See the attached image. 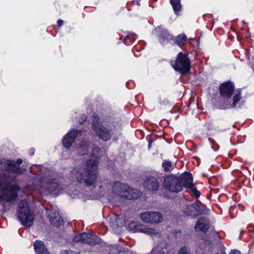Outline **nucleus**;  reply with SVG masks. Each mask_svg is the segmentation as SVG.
Instances as JSON below:
<instances>
[{
  "instance_id": "nucleus-2",
  "label": "nucleus",
  "mask_w": 254,
  "mask_h": 254,
  "mask_svg": "<svg viewBox=\"0 0 254 254\" xmlns=\"http://www.w3.org/2000/svg\"><path fill=\"white\" fill-rule=\"evenodd\" d=\"M34 183L36 184L33 186H27L25 191L38 190L40 192L47 191L49 193L57 194L64 189V186L60 185L58 181L50 177H37Z\"/></svg>"
},
{
  "instance_id": "nucleus-27",
  "label": "nucleus",
  "mask_w": 254,
  "mask_h": 254,
  "mask_svg": "<svg viewBox=\"0 0 254 254\" xmlns=\"http://www.w3.org/2000/svg\"><path fill=\"white\" fill-rule=\"evenodd\" d=\"M187 40V37L183 34L178 35L175 39V43L179 46H181L185 44Z\"/></svg>"
},
{
  "instance_id": "nucleus-19",
  "label": "nucleus",
  "mask_w": 254,
  "mask_h": 254,
  "mask_svg": "<svg viewBox=\"0 0 254 254\" xmlns=\"http://www.w3.org/2000/svg\"><path fill=\"white\" fill-rule=\"evenodd\" d=\"M99 241V238L96 235L90 233H83L82 243L94 245L98 243Z\"/></svg>"
},
{
  "instance_id": "nucleus-32",
  "label": "nucleus",
  "mask_w": 254,
  "mask_h": 254,
  "mask_svg": "<svg viewBox=\"0 0 254 254\" xmlns=\"http://www.w3.org/2000/svg\"><path fill=\"white\" fill-rule=\"evenodd\" d=\"M100 149L97 147H94L92 150L91 155L97 158L98 154H99Z\"/></svg>"
},
{
  "instance_id": "nucleus-20",
  "label": "nucleus",
  "mask_w": 254,
  "mask_h": 254,
  "mask_svg": "<svg viewBox=\"0 0 254 254\" xmlns=\"http://www.w3.org/2000/svg\"><path fill=\"white\" fill-rule=\"evenodd\" d=\"M127 185L122 184L120 182H116L112 187L113 193L115 196H119L121 198V194L123 193L124 190L127 192Z\"/></svg>"
},
{
  "instance_id": "nucleus-12",
  "label": "nucleus",
  "mask_w": 254,
  "mask_h": 254,
  "mask_svg": "<svg viewBox=\"0 0 254 254\" xmlns=\"http://www.w3.org/2000/svg\"><path fill=\"white\" fill-rule=\"evenodd\" d=\"M81 134L80 130L75 129L70 130L68 133L64 136L62 143L66 149H69L71 146L72 143L74 141L75 137Z\"/></svg>"
},
{
  "instance_id": "nucleus-36",
  "label": "nucleus",
  "mask_w": 254,
  "mask_h": 254,
  "mask_svg": "<svg viewBox=\"0 0 254 254\" xmlns=\"http://www.w3.org/2000/svg\"><path fill=\"white\" fill-rule=\"evenodd\" d=\"M58 25L60 26L63 24L64 21L62 19H59L58 20Z\"/></svg>"
},
{
  "instance_id": "nucleus-8",
  "label": "nucleus",
  "mask_w": 254,
  "mask_h": 254,
  "mask_svg": "<svg viewBox=\"0 0 254 254\" xmlns=\"http://www.w3.org/2000/svg\"><path fill=\"white\" fill-rule=\"evenodd\" d=\"M128 229L133 232H141L150 235L152 237H159L158 231L154 229L146 227L138 222L132 221L128 224Z\"/></svg>"
},
{
  "instance_id": "nucleus-9",
  "label": "nucleus",
  "mask_w": 254,
  "mask_h": 254,
  "mask_svg": "<svg viewBox=\"0 0 254 254\" xmlns=\"http://www.w3.org/2000/svg\"><path fill=\"white\" fill-rule=\"evenodd\" d=\"M179 179L183 187L184 186L185 188L190 189L196 198L199 197L200 193L192 184L193 179L190 173L186 172L182 174Z\"/></svg>"
},
{
  "instance_id": "nucleus-17",
  "label": "nucleus",
  "mask_w": 254,
  "mask_h": 254,
  "mask_svg": "<svg viewBox=\"0 0 254 254\" xmlns=\"http://www.w3.org/2000/svg\"><path fill=\"white\" fill-rule=\"evenodd\" d=\"M144 185L147 190L153 191L158 190L159 184L156 178L152 177L146 180Z\"/></svg>"
},
{
  "instance_id": "nucleus-24",
  "label": "nucleus",
  "mask_w": 254,
  "mask_h": 254,
  "mask_svg": "<svg viewBox=\"0 0 254 254\" xmlns=\"http://www.w3.org/2000/svg\"><path fill=\"white\" fill-rule=\"evenodd\" d=\"M112 254H128L127 251L121 246H113L111 249Z\"/></svg>"
},
{
  "instance_id": "nucleus-34",
  "label": "nucleus",
  "mask_w": 254,
  "mask_h": 254,
  "mask_svg": "<svg viewBox=\"0 0 254 254\" xmlns=\"http://www.w3.org/2000/svg\"><path fill=\"white\" fill-rule=\"evenodd\" d=\"M112 227L113 228V230L115 233H120L122 231H121V227L117 226L116 224H113Z\"/></svg>"
},
{
  "instance_id": "nucleus-10",
  "label": "nucleus",
  "mask_w": 254,
  "mask_h": 254,
  "mask_svg": "<svg viewBox=\"0 0 254 254\" xmlns=\"http://www.w3.org/2000/svg\"><path fill=\"white\" fill-rule=\"evenodd\" d=\"M140 218L143 221L151 224L160 223L163 219L162 214L156 211L144 212L141 214Z\"/></svg>"
},
{
  "instance_id": "nucleus-33",
  "label": "nucleus",
  "mask_w": 254,
  "mask_h": 254,
  "mask_svg": "<svg viewBox=\"0 0 254 254\" xmlns=\"http://www.w3.org/2000/svg\"><path fill=\"white\" fill-rule=\"evenodd\" d=\"M179 254H190V252L187 248L185 247L180 249Z\"/></svg>"
},
{
  "instance_id": "nucleus-38",
  "label": "nucleus",
  "mask_w": 254,
  "mask_h": 254,
  "mask_svg": "<svg viewBox=\"0 0 254 254\" xmlns=\"http://www.w3.org/2000/svg\"><path fill=\"white\" fill-rule=\"evenodd\" d=\"M34 151H35V150L33 148L30 149L29 150V153H30V155H33L34 153Z\"/></svg>"
},
{
  "instance_id": "nucleus-35",
  "label": "nucleus",
  "mask_w": 254,
  "mask_h": 254,
  "mask_svg": "<svg viewBox=\"0 0 254 254\" xmlns=\"http://www.w3.org/2000/svg\"><path fill=\"white\" fill-rule=\"evenodd\" d=\"M229 254H241V253L238 250H232Z\"/></svg>"
},
{
  "instance_id": "nucleus-7",
  "label": "nucleus",
  "mask_w": 254,
  "mask_h": 254,
  "mask_svg": "<svg viewBox=\"0 0 254 254\" xmlns=\"http://www.w3.org/2000/svg\"><path fill=\"white\" fill-rule=\"evenodd\" d=\"M92 127L100 139L106 141L111 138L113 134L112 130L108 127L100 124L98 122V118L96 115H95L94 117Z\"/></svg>"
},
{
  "instance_id": "nucleus-21",
  "label": "nucleus",
  "mask_w": 254,
  "mask_h": 254,
  "mask_svg": "<svg viewBox=\"0 0 254 254\" xmlns=\"http://www.w3.org/2000/svg\"><path fill=\"white\" fill-rule=\"evenodd\" d=\"M91 145V143L89 141L83 140L80 143L79 146L77 147V153L79 155L87 154Z\"/></svg>"
},
{
  "instance_id": "nucleus-18",
  "label": "nucleus",
  "mask_w": 254,
  "mask_h": 254,
  "mask_svg": "<svg viewBox=\"0 0 254 254\" xmlns=\"http://www.w3.org/2000/svg\"><path fill=\"white\" fill-rule=\"evenodd\" d=\"M48 218L51 223L56 227H59L63 224V218L58 212H51L48 214Z\"/></svg>"
},
{
  "instance_id": "nucleus-40",
  "label": "nucleus",
  "mask_w": 254,
  "mask_h": 254,
  "mask_svg": "<svg viewBox=\"0 0 254 254\" xmlns=\"http://www.w3.org/2000/svg\"><path fill=\"white\" fill-rule=\"evenodd\" d=\"M61 254H67L68 253L66 251H61Z\"/></svg>"
},
{
  "instance_id": "nucleus-39",
  "label": "nucleus",
  "mask_w": 254,
  "mask_h": 254,
  "mask_svg": "<svg viewBox=\"0 0 254 254\" xmlns=\"http://www.w3.org/2000/svg\"><path fill=\"white\" fill-rule=\"evenodd\" d=\"M82 121H82V122H80V121H79V123H80V124H82V123H83L84 121H86V117L85 116H83L82 117Z\"/></svg>"
},
{
  "instance_id": "nucleus-23",
  "label": "nucleus",
  "mask_w": 254,
  "mask_h": 254,
  "mask_svg": "<svg viewBox=\"0 0 254 254\" xmlns=\"http://www.w3.org/2000/svg\"><path fill=\"white\" fill-rule=\"evenodd\" d=\"M170 3L173 8L175 14H178L182 8L181 0H170Z\"/></svg>"
},
{
  "instance_id": "nucleus-14",
  "label": "nucleus",
  "mask_w": 254,
  "mask_h": 254,
  "mask_svg": "<svg viewBox=\"0 0 254 254\" xmlns=\"http://www.w3.org/2000/svg\"><path fill=\"white\" fill-rule=\"evenodd\" d=\"M127 192L124 190L123 193L121 194V198L128 199H136L140 197L141 195L140 191L136 189H133L127 185Z\"/></svg>"
},
{
  "instance_id": "nucleus-29",
  "label": "nucleus",
  "mask_w": 254,
  "mask_h": 254,
  "mask_svg": "<svg viewBox=\"0 0 254 254\" xmlns=\"http://www.w3.org/2000/svg\"><path fill=\"white\" fill-rule=\"evenodd\" d=\"M194 207L195 208L194 211L196 215L206 214L207 212L205 210H202L203 206L202 205H198L197 204H193Z\"/></svg>"
},
{
  "instance_id": "nucleus-30",
  "label": "nucleus",
  "mask_w": 254,
  "mask_h": 254,
  "mask_svg": "<svg viewBox=\"0 0 254 254\" xmlns=\"http://www.w3.org/2000/svg\"><path fill=\"white\" fill-rule=\"evenodd\" d=\"M83 233L77 235L73 238V241L75 242H81L82 243Z\"/></svg>"
},
{
  "instance_id": "nucleus-28",
  "label": "nucleus",
  "mask_w": 254,
  "mask_h": 254,
  "mask_svg": "<svg viewBox=\"0 0 254 254\" xmlns=\"http://www.w3.org/2000/svg\"><path fill=\"white\" fill-rule=\"evenodd\" d=\"M162 166L164 168V170L165 172H171L173 167L171 162L169 161H165L162 163Z\"/></svg>"
},
{
  "instance_id": "nucleus-5",
  "label": "nucleus",
  "mask_w": 254,
  "mask_h": 254,
  "mask_svg": "<svg viewBox=\"0 0 254 254\" xmlns=\"http://www.w3.org/2000/svg\"><path fill=\"white\" fill-rule=\"evenodd\" d=\"M173 68L181 74L188 72L190 68V63L187 56L182 53H179L174 63H171Z\"/></svg>"
},
{
  "instance_id": "nucleus-37",
  "label": "nucleus",
  "mask_w": 254,
  "mask_h": 254,
  "mask_svg": "<svg viewBox=\"0 0 254 254\" xmlns=\"http://www.w3.org/2000/svg\"><path fill=\"white\" fill-rule=\"evenodd\" d=\"M22 163V160L21 159H18L17 160L16 163L17 164V166H19V164H21Z\"/></svg>"
},
{
  "instance_id": "nucleus-6",
  "label": "nucleus",
  "mask_w": 254,
  "mask_h": 254,
  "mask_svg": "<svg viewBox=\"0 0 254 254\" xmlns=\"http://www.w3.org/2000/svg\"><path fill=\"white\" fill-rule=\"evenodd\" d=\"M163 185L165 190L172 192H179L183 190V186L179 178L169 175L164 178Z\"/></svg>"
},
{
  "instance_id": "nucleus-26",
  "label": "nucleus",
  "mask_w": 254,
  "mask_h": 254,
  "mask_svg": "<svg viewBox=\"0 0 254 254\" xmlns=\"http://www.w3.org/2000/svg\"><path fill=\"white\" fill-rule=\"evenodd\" d=\"M195 208L194 207L193 204L187 205L186 210H184V213L186 215L191 216L196 215L194 211Z\"/></svg>"
},
{
  "instance_id": "nucleus-4",
  "label": "nucleus",
  "mask_w": 254,
  "mask_h": 254,
  "mask_svg": "<svg viewBox=\"0 0 254 254\" xmlns=\"http://www.w3.org/2000/svg\"><path fill=\"white\" fill-rule=\"evenodd\" d=\"M18 218L23 225L30 227L33 224L34 215L31 211L26 200H21L18 203Z\"/></svg>"
},
{
  "instance_id": "nucleus-3",
  "label": "nucleus",
  "mask_w": 254,
  "mask_h": 254,
  "mask_svg": "<svg viewBox=\"0 0 254 254\" xmlns=\"http://www.w3.org/2000/svg\"><path fill=\"white\" fill-rule=\"evenodd\" d=\"M19 190V188L17 185L9 188L7 178L4 175L0 176V204L4 201L15 200Z\"/></svg>"
},
{
  "instance_id": "nucleus-1",
  "label": "nucleus",
  "mask_w": 254,
  "mask_h": 254,
  "mask_svg": "<svg viewBox=\"0 0 254 254\" xmlns=\"http://www.w3.org/2000/svg\"><path fill=\"white\" fill-rule=\"evenodd\" d=\"M71 174L78 183L84 184L91 189L95 188L97 180V162L93 160H87L80 167L75 168Z\"/></svg>"
},
{
  "instance_id": "nucleus-22",
  "label": "nucleus",
  "mask_w": 254,
  "mask_h": 254,
  "mask_svg": "<svg viewBox=\"0 0 254 254\" xmlns=\"http://www.w3.org/2000/svg\"><path fill=\"white\" fill-rule=\"evenodd\" d=\"M34 247L36 254H47L49 253L44 243L41 241H36Z\"/></svg>"
},
{
  "instance_id": "nucleus-11",
  "label": "nucleus",
  "mask_w": 254,
  "mask_h": 254,
  "mask_svg": "<svg viewBox=\"0 0 254 254\" xmlns=\"http://www.w3.org/2000/svg\"><path fill=\"white\" fill-rule=\"evenodd\" d=\"M155 33L158 36L159 42L162 45L166 44L173 39V36L168 31L161 26L155 29Z\"/></svg>"
},
{
  "instance_id": "nucleus-15",
  "label": "nucleus",
  "mask_w": 254,
  "mask_h": 254,
  "mask_svg": "<svg viewBox=\"0 0 254 254\" xmlns=\"http://www.w3.org/2000/svg\"><path fill=\"white\" fill-rule=\"evenodd\" d=\"M210 227V223L208 219L205 217L200 218L196 223L194 230L195 231H202L206 233Z\"/></svg>"
},
{
  "instance_id": "nucleus-31",
  "label": "nucleus",
  "mask_w": 254,
  "mask_h": 254,
  "mask_svg": "<svg viewBox=\"0 0 254 254\" xmlns=\"http://www.w3.org/2000/svg\"><path fill=\"white\" fill-rule=\"evenodd\" d=\"M164 252H161L159 247H156L153 249L151 252V254H164Z\"/></svg>"
},
{
  "instance_id": "nucleus-25",
  "label": "nucleus",
  "mask_w": 254,
  "mask_h": 254,
  "mask_svg": "<svg viewBox=\"0 0 254 254\" xmlns=\"http://www.w3.org/2000/svg\"><path fill=\"white\" fill-rule=\"evenodd\" d=\"M241 92V90L240 89H239L235 91L234 95L233 98V104L231 105V107L232 108H234L236 106L238 102L241 101V100L242 99Z\"/></svg>"
},
{
  "instance_id": "nucleus-16",
  "label": "nucleus",
  "mask_w": 254,
  "mask_h": 254,
  "mask_svg": "<svg viewBox=\"0 0 254 254\" xmlns=\"http://www.w3.org/2000/svg\"><path fill=\"white\" fill-rule=\"evenodd\" d=\"M0 164H4L5 170L9 173H19L20 172V168L16 165V163L14 161H10L8 160L0 161Z\"/></svg>"
},
{
  "instance_id": "nucleus-13",
  "label": "nucleus",
  "mask_w": 254,
  "mask_h": 254,
  "mask_svg": "<svg viewBox=\"0 0 254 254\" xmlns=\"http://www.w3.org/2000/svg\"><path fill=\"white\" fill-rule=\"evenodd\" d=\"M234 90V85L231 82H224L219 86V92L223 98L229 99Z\"/></svg>"
}]
</instances>
